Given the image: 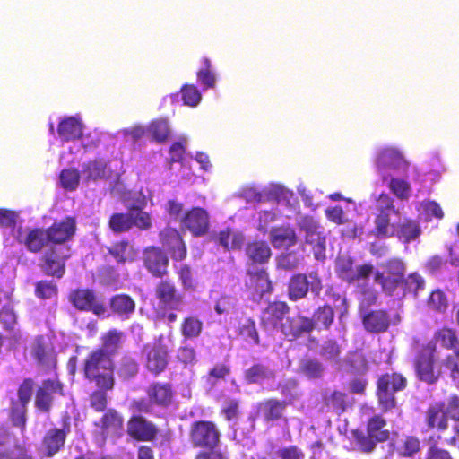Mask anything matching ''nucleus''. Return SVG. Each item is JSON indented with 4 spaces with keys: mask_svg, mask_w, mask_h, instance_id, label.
Wrapping results in <instances>:
<instances>
[{
    "mask_svg": "<svg viewBox=\"0 0 459 459\" xmlns=\"http://www.w3.org/2000/svg\"><path fill=\"white\" fill-rule=\"evenodd\" d=\"M115 364L101 350H92L85 357L82 373L89 382L95 386L108 388L115 385Z\"/></svg>",
    "mask_w": 459,
    "mask_h": 459,
    "instance_id": "1",
    "label": "nucleus"
},
{
    "mask_svg": "<svg viewBox=\"0 0 459 459\" xmlns=\"http://www.w3.org/2000/svg\"><path fill=\"white\" fill-rule=\"evenodd\" d=\"M449 419L459 421V396L457 394L450 395L446 404L444 402H437L430 404L425 411V424L428 429L438 433V440H441V434L448 429Z\"/></svg>",
    "mask_w": 459,
    "mask_h": 459,
    "instance_id": "2",
    "label": "nucleus"
},
{
    "mask_svg": "<svg viewBox=\"0 0 459 459\" xmlns=\"http://www.w3.org/2000/svg\"><path fill=\"white\" fill-rule=\"evenodd\" d=\"M385 427V419L380 414H376L368 420L367 433L359 429L352 430V437L359 449L364 453H370L377 443L387 441L390 432Z\"/></svg>",
    "mask_w": 459,
    "mask_h": 459,
    "instance_id": "3",
    "label": "nucleus"
},
{
    "mask_svg": "<svg viewBox=\"0 0 459 459\" xmlns=\"http://www.w3.org/2000/svg\"><path fill=\"white\" fill-rule=\"evenodd\" d=\"M382 271L374 273V281L380 285L383 292L392 296L405 281L407 266L403 259L391 257L381 264Z\"/></svg>",
    "mask_w": 459,
    "mask_h": 459,
    "instance_id": "4",
    "label": "nucleus"
},
{
    "mask_svg": "<svg viewBox=\"0 0 459 459\" xmlns=\"http://www.w3.org/2000/svg\"><path fill=\"white\" fill-rule=\"evenodd\" d=\"M108 228L115 234L130 231L134 227L148 230L152 226V216L138 206H132L126 212H114L110 215Z\"/></svg>",
    "mask_w": 459,
    "mask_h": 459,
    "instance_id": "5",
    "label": "nucleus"
},
{
    "mask_svg": "<svg viewBox=\"0 0 459 459\" xmlns=\"http://www.w3.org/2000/svg\"><path fill=\"white\" fill-rule=\"evenodd\" d=\"M437 347L433 342L422 345L414 358V369L419 380L428 385L435 384L441 377V369L436 366Z\"/></svg>",
    "mask_w": 459,
    "mask_h": 459,
    "instance_id": "6",
    "label": "nucleus"
},
{
    "mask_svg": "<svg viewBox=\"0 0 459 459\" xmlns=\"http://www.w3.org/2000/svg\"><path fill=\"white\" fill-rule=\"evenodd\" d=\"M34 385L33 378H24L17 389V401L11 403L9 420L12 426L18 428L22 434H24L27 429L28 405L33 395Z\"/></svg>",
    "mask_w": 459,
    "mask_h": 459,
    "instance_id": "7",
    "label": "nucleus"
},
{
    "mask_svg": "<svg viewBox=\"0 0 459 459\" xmlns=\"http://www.w3.org/2000/svg\"><path fill=\"white\" fill-rule=\"evenodd\" d=\"M323 290V282L316 271L307 273H297L290 276L287 284V296L292 302L307 298L309 290L319 296Z\"/></svg>",
    "mask_w": 459,
    "mask_h": 459,
    "instance_id": "8",
    "label": "nucleus"
},
{
    "mask_svg": "<svg viewBox=\"0 0 459 459\" xmlns=\"http://www.w3.org/2000/svg\"><path fill=\"white\" fill-rule=\"evenodd\" d=\"M34 408L36 411L48 414L56 397L65 395V385L58 377L42 380L39 385H34Z\"/></svg>",
    "mask_w": 459,
    "mask_h": 459,
    "instance_id": "9",
    "label": "nucleus"
},
{
    "mask_svg": "<svg viewBox=\"0 0 459 459\" xmlns=\"http://www.w3.org/2000/svg\"><path fill=\"white\" fill-rule=\"evenodd\" d=\"M30 354L37 367L44 372L55 371L57 368V352L50 338L37 335L30 345Z\"/></svg>",
    "mask_w": 459,
    "mask_h": 459,
    "instance_id": "10",
    "label": "nucleus"
},
{
    "mask_svg": "<svg viewBox=\"0 0 459 459\" xmlns=\"http://www.w3.org/2000/svg\"><path fill=\"white\" fill-rule=\"evenodd\" d=\"M221 433L215 422L209 420L193 421L188 429V439L195 449L221 443Z\"/></svg>",
    "mask_w": 459,
    "mask_h": 459,
    "instance_id": "11",
    "label": "nucleus"
},
{
    "mask_svg": "<svg viewBox=\"0 0 459 459\" xmlns=\"http://www.w3.org/2000/svg\"><path fill=\"white\" fill-rule=\"evenodd\" d=\"M69 420V416H66L63 420L61 428L53 427L45 432L39 446L42 457L52 458L65 448L67 437L71 432Z\"/></svg>",
    "mask_w": 459,
    "mask_h": 459,
    "instance_id": "12",
    "label": "nucleus"
},
{
    "mask_svg": "<svg viewBox=\"0 0 459 459\" xmlns=\"http://www.w3.org/2000/svg\"><path fill=\"white\" fill-rule=\"evenodd\" d=\"M69 257L68 247L50 246L41 255L39 267L44 274L60 279L65 273V264Z\"/></svg>",
    "mask_w": 459,
    "mask_h": 459,
    "instance_id": "13",
    "label": "nucleus"
},
{
    "mask_svg": "<svg viewBox=\"0 0 459 459\" xmlns=\"http://www.w3.org/2000/svg\"><path fill=\"white\" fill-rule=\"evenodd\" d=\"M69 302L79 311L91 312L102 316L107 312L105 304L98 299L96 292L88 288H77L68 294Z\"/></svg>",
    "mask_w": 459,
    "mask_h": 459,
    "instance_id": "14",
    "label": "nucleus"
},
{
    "mask_svg": "<svg viewBox=\"0 0 459 459\" xmlns=\"http://www.w3.org/2000/svg\"><path fill=\"white\" fill-rule=\"evenodd\" d=\"M290 312V307L285 301L269 302L261 313L260 325L266 331H280Z\"/></svg>",
    "mask_w": 459,
    "mask_h": 459,
    "instance_id": "15",
    "label": "nucleus"
},
{
    "mask_svg": "<svg viewBox=\"0 0 459 459\" xmlns=\"http://www.w3.org/2000/svg\"><path fill=\"white\" fill-rule=\"evenodd\" d=\"M154 297L159 308L181 309L184 295L170 280H161L154 287Z\"/></svg>",
    "mask_w": 459,
    "mask_h": 459,
    "instance_id": "16",
    "label": "nucleus"
},
{
    "mask_svg": "<svg viewBox=\"0 0 459 459\" xmlns=\"http://www.w3.org/2000/svg\"><path fill=\"white\" fill-rule=\"evenodd\" d=\"M145 353V368L154 377L162 374L168 368L169 356L165 344L160 342L146 344L143 347Z\"/></svg>",
    "mask_w": 459,
    "mask_h": 459,
    "instance_id": "17",
    "label": "nucleus"
},
{
    "mask_svg": "<svg viewBox=\"0 0 459 459\" xmlns=\"http://www.w3.org/2000/svg\"><path fill=\"white\" fill-rule=\"evenodd\" d=\"M0 459H34L9 428L0 426Z\"/></svg>",
    "mask_w": 459,
    "mask_h": 459,
    "instance_id": "18",
    "label": "nucleus"
},
{
    "mask_svg": "<svg viewBox=\"0 0 459 459\" xmlns=\"http://www.w3.org/2000/svg\"><path fill=\"white\" fill-rule=\"evenodd\" d=\"M93 425L98 434L104 439L118 437L122 434L124 418L116 409L109 408L98 420L94 421Z\"/></svg>",
    "mask_w": 459,
    "mask_h": 459,
    "instance_id": "19",
    "label": "nucleus"
},
{
    "mask_svg": "<svg viewBox=\"0 0 459 459\" xmlns=\"http://www.w3.org/2000/svg\"><path fill=\"white\" fill-rule=\"evenodd\" d=\"M143 262L145 269L153 277L162 279L168 274L169 257L160 247L155 246L145 247Z\"/></svg>",
    "mask_w": 459,
    "mask_h": 459,
    "instance_id": "20",
    "label": "nucleus"
},
{
    "mask_svg": "<svg viewBox=\"0 0 459 459\" xmlns=\"http://www.w3.org/2000/svg\"><path fill=\"white\" fill-rule=\"evenodd\" d=\"M48 241L52 246L63 245L73 239L77 230L76 219L65 216L61 221H54L47 229Z\"/></svg>",
    "mask_w": 459,
    "mask_h": 459,
    "instance_id": "21",
    "label": "nucleus"
},
{
    "mask_svg": "<svg viewBox=\"0 0 459 459\" xmlns=\"http://www.w3.org/2000/svg\"><path fill=\"white\" fill-rule=\"evenodd\" d=\"M180 222L181 226L188 230L193 236L201 237L209 230L210 217L205 209L193 207L185 212Z\"/></svg>",
    "mask_w": 459,
    "mask_h": 459,
    "instance_id": "22",
    "label": "nucleus"
},
{
    "mask_svg": "<svg viewBox=\"0 0 459 459\" xmlns=\"http://www.w3.org/2000/svg\"><path fill=\"white\" fill-rule=\"evenodd\" d=\"M145 393L155 407L168 409L174 404L176 393L169 382H152L147 386Z\"/></svg>",
    "mask_w": 459,
    "mask_h": 459,
    "instance_id": "23",
    "label": "nucleus"
},
{
    "mask_svg": "<svg viewBox=\"0 0 459 459\" xmlns=\"http://www.w3.org/2000/svg\"><path fill=\"white\" fill-rule=\"evenodd\" d=\"M159 236L161 245L174 261H183L186 257L187 248L178 230L167 227L160 232Z\"/></svg>",
    "mask_w": 459,
    "mask_h": 459,
    "instance_id": "24",
    "label": "nucleus"
},
{
    "mask_svg": "<svg viewBox=\"0 0 459 459\" xmlns=\"http://www.w3.org/2000/svg\"><path fill=\"white\" fill-rule=\"evenodd\" d=\"M375 163L380 173H385L389 169L406 172L409 167V163L403 154L393 147L382 149L377 153Z\"/></svg>",
    "mask_w": 459,
    "mask_h": 459,
    "instance_id": "25",
    "label": "nucleus"
},
{
    "mask_svg": "<svg viewBox=\"0 0 459 459\" xmlns=\"http://www.w3.org/2000/svg\"><path fill=\"white\" fill-rule=\"evenodd\" d=\"M158 433L156 425L143 416H132L127 422V434L136 441L152 442Z\"/></svg>",
    "mask_w": 459,
    "mask_h": 459,
    "instance_id": "26",
    "label": "nucleus"
},
{
    "mask_svg": "<svg viewBox=\"0 0 459 459\" xmlns=\"http://www.w3.org/2000/svg\"><path fill=\"white\" fill-rule=\"evenodd\" d=\"M289 405L286 400L270 397L257 404V411L266 423L281 420Z\"/></svg>",
    "mask_w": 459,
    "mask_h": 459,
    "instance_id": "27",
    "label": "nucleus"
},
{
    "mask_svg": "<svg viewBox=\"0 0 459 459\" xmlns=\"http://www.w3.org/2000/svg\"><path fill=\"white\" fill-rule=\"evenodd\" d=\"M247 265H262L267 264L272 256V250L267 241L254 239L248 241L244 247Z\"/></svg>",
    "mask_w": 459,
    "mask_h": 459,
    "instance_id": "28",
    "label": "nucleus"
},
{
    "mask_svg": "<svg viewBox=\"0 0 459 459\" xmlns=\"http://www.w3.org/2000/svg\"><path fill=\"white\" fill-rule=\"evenodd\" d=\"M290 342H293L305 334H310L311 329L308 324V316L297 315L288 316L279 331Z\"/></svg>",
    "mask_w": 459,
    "mask_h": 459,
    "instance_id": "29",
    "label": "nucleus"
},
{
    "mask_svg": "<svg viewBox=\"0 0 459 459\" xmlns=\"http://www.w3.org/2000/svg\"><path fill=\"white\" fill-rule=\"evenodd\" d=\"M108 254L120 264L134 262L139 250L128 239H120L113 242L107 247Z\"/></svg>",
    "mask_w": 459,
    "mask_h": 459,
    "instance_id": "30",
    "label": "nucleus"
},
{
    "mask_svg": "<svg viewBox=\"0 0 459 459\" xmlns=\"http://www.w3.org/2000/svg\"><path fill=\"white\" fill-rule=\"evenodd\" d=\"M362 325L370 333H383L390 326V316L385 309L369 310L362 316Z\"/></svg>",
    "mask_w": 459,
    "mask_h": 459,
    "instance_id": "31",
    "label": "nucleus"
},
{
    "mask_svg": "<svg viewBox=\"0 0 459 459\" xmlns=\"http://www.w3.org/2000/svg\"><path fill=\"white\" fill-rule=\"evenodd\" d=\"M84 125L80 117L69 116L64 117L57 125V134L63 142H74L82 138Z\"/></svg>",
    "mask_w": 459,
    "mask_h": 459,
    "instance_id": "32",
    "label": "nucleus"
},
{
    "mask_svg": "<svg viewBox=\"0 0 459 459\" xmlns=\"http://www.w3.org/2000/svg\"><path fill=\"white\" fill-rule=\"evenodd\" d=\"M17 241L23 244L27 250L33 254L40 253L49 243L47 230L39 227L29 229L26 235L17 236Z\"/></svg>",
    "mask_w": 459,
    "mask_h": 459,
    "instance_id": "33",
    "label": "nucleus"
},
{
    "mask_svg": "<svg viewBox=\"0 0 459 459\" xmlns=\"http://www.w3.org/2000/svg\"><path fill=\"white\" fill-rule=\"evenodd\" d=\"M397 212L392 203L379 210L376 215L374 223V234L378 238H388L394 237L396 223L390 222V212Z\"/></svg>",
    "mask_w": 459,
    "mask_h": 459,
    "instance_id": "34",
    "label": "nucleus"
},
{
    "mask_svg": "<svg viewBox=\"0 0 459 459\" xmlns=\"http://www.w3.org/2000/svg\"><path fill=\"white\" fill-rule=\"evenodd\" d=\"M322 404L326 412L341 415L351 406V402L346 393L333 390L322 394Z\"/></svg>",
    "mask_w": 459,
    "mask_h": 459,
    "instance_id": "35",
    "label": "nucleus"
},
{
    "mask_svg": "<svg viewBox=\"0 0 459 459\" xmlns=\"http://www.w3.org/2000/svg\"><path fill=\"white\" fill-rule=\"evenodd\" d=\"M270 241L277 249H288L296 245L298 237L290 226H276L270 230Z\"/></svg>",
    "mask_w": 459,
    "mask_h": 459,
    "instance_id": "36",
    "label": "nucleus"
},
{
    "mask_svg": "<svg viewBox=\"0 0 459 459\" xmlns=\"http://www.w3.org/2000/svg\"><path fill=\"white\" fill-rule=\"evenodd\" d=\"M434 343L442 348L452 351L453 356L459 358V333L456 329L450 326H443L437 329L433 335Z\"/></svg>",
    "mask_w": 459,
    "mask_h": 459,
    "instance_id": "37",
    "label": "nucleus"
},
{
    "mask_svg": "<svg viewBox=\"0 0 459 459\" xmlns=\"http://www.w3.org/2000/svg\"><path fill=\"white\" fill-rule=\"evenodd\" d=\"M335 313L333 307L325 303L318 306L311 317H308V324L313 332L315 329L328 331L334 322Z\"/></svg>",
    "mask_w": 459,
    "mask_h": 459,
    "instance_id": "38",
    "label": "nucleus"
},
{
    "mask_svg": "<svg viewBox=\"0 0 459 459\" xmlns=\"http://www.w3.org/2000/svg\"><path fill=\"white\" fill-rule=\"evenodd\" d=\"M247 274L250 278V283L247 287L253 294L261 298L264 294L271 293L273 291L272 281L264 269H247Z\"/></svg>",
    "mask_w": 459,
    "mask_h": 459,
    "instance_id": "39",
    "label": "nucleus"
},
{
    "mask_svg": "<svg viewBox=\"0 0 459 459\" xmlns=\"http://www.w3.org/2000/svg\"><path fill=\"white\" fill-rule=\"evenodd\" d=\"M109 307L112 313L121 319H129L134 313L136 304L128 294H116L109 299Z\"/></svg>",
    "mask_w": 459,
    "mask_h": 459,
    "instance_id": "40",
    "label": "nucleus"
},
{
    "mask_svg": "<svg viewBox=\"0 0 459 459\" xmlns=\"http://www.w3.org/2000/svg\"><path fill=\"white\" fill-rule=\"evenodd\" d=\"M125 338L126 335L122 331L117 328H111L101 335V346L96 350H101L106 356L112 358L117 354L122 348Z\"/></svg>",
    "mask_w": 459,
    "mask_h": 459,
    "instance_id": "41",
    "label": "nucleus"
},
{
    "mask_svg": "<svg viewBox=\"0 0 459 459\" xmlns=\"http://www.w3.org/2000/svg\"><path fill=\"white\" fill-rule=\"evenodd\" d=\"M274 378L275 372L261 362L254 363L244 372V379L248 385H261Z\"/></svg>",
    "mask_w": 459,
    "mask_h": 459,
    "instance_id": "42",
    "label": "nucleus"
},
{
    "mask_svg": "<svg viewBox=\"0 0 459 459\" xmlns=\"http://www.w3.org/2000/svg\"><path fill=\"white\" fill-rule=\"evenodd\" d=\"M420 234V223L415 220L408 218L397 222L394 231V237L406 244L417 239Z\"/></svg>",
    "mask_w": 459,
    "mask_h": 459,
    "instance_id": "43",
    "label": "nucleus"
},
{
    "mask_svg": "<svg viewBox=\"0 0 459 459\" xmlns=\"http://www.w3.org/2000/svg\"><path fill=\"white\" fill-rule=\"evenodd\" d=\"M204 330V323L196 315L186 316L179 326L183 341H193L199 338Z\"/></svg>",
    "mask_w": 459,
    "mask_h": 459,
    "instance_id": "44",
    "label": "nucleus"
},
{
    "mask_svg": "<svg viewBox=\"0 0 459 459\" xmlns=\"http://www.w3.org/2000/svg\"><path fill=\"white\" fill-rule=\"evenodd\" d=\"M244 235L241 232L234 231L230 228H226L219 231L214 241L221 246L224 250H239L244 243Z\"/></svg>",
    "mask_w": 459,
    "mask_h": 459,
    "instance_id": "45",
    "label": "nucleus"
},
{
    "mask_svg": "<svg viewBox=\"0 0 459 459\" xmlns=\"http://www.w3.org/2000/svg\"><path fill=\"white\" fill-rule=\"evenodd\" d=\"M82 175L85 180L97 181L108 178L107 162L100 159L91 160L82 167Z\"/></svg>",
    "mask_w": 459,
    "mask_h": 459,
    "instance_id": "46",
    "label": "nucleus"
},
{
    "mask_svg": "<svg viewBox=\"0 0 459 459\" xmlns=\"http://www.w3.org/2000/svg\"><path fill=\"white\" fill-rule=\"evenodd\" d=\"M376 384L388 389V391L398 393L406 388L407 379L401 373L386 372L378 377Z\"/></svg>",
    "mask_w": 459,
    "mask_h": 459,
    "instance_id": "47",
    "label": "nucleus"
},
{
    "mask_svg": "<svg viewBox=\"0 0 459 459\" xmlns=\"http://www.w3.org/2000/svg\"><path fill=\"white\" fill-rule=\"evenodd\" d=\"M395 450L399 456L411 458L420 452L421 442L419 437L407 435L400 440Z\"/></svg>",
    "mask_w": 459,
    "mask_h": 459,
    "instance_id": "48",
    "label": "nucleus"
},
{
    "mask_svg": "<svg viewBox=\"0 0 459 459\" xmlns=\"http://www.w3.org/2000/svg\"><path fill=\"white\" fill-rule=\"evenodd\" d=\"M237 333L246 342H252L255 345L260 344V337L255 321L251 317L239 321Z\"/></svg>",
    "mask_w": 459,
    "mask_h": 459,
    "instance_id": "49",
    "label": "nucleus"
},
{
    "mask_svg": "<svg viewBox=\"0 0 459 459\" xmlns=\"http://www.w3.org/2000/svg\"><path fill=\"white\" fill-rule=\"evenodd\" d=\"M395 394L376 384V396L382 412H388L397 407Z\"/></svg>",
    "mask_w": 459,
    "mask_h": 459,
    "instance_id": "50",
    "label": "nucleus"
},
{
    "mask_svg": "<svg viewBox=\"0 0 459 459\" xmlns=\"http://www.w3.org/2000/svg\"><path fill=\"white\" fill-rule=\"evenodd\" d=\"M240 403L239 398L227 397L220 409V414L226 421L236 422L241 414Z\"/></svg>",
    "mask_w": 459,
    "mask_h": 459,
    "instance_id": "51",
    "label": "nucleus"
},
{
    "mask_svg": "<svg viewBox=\"0 0 459 459\" xmlns=\"http://www.w3.org/2000/svg\"><path fill=\"white\" fill-rule=\"evenodd\" d=\"M201 62L203 66L196 73L197 80L204 89L213 88L216 84V77L212 71V62L206 56H204Z\"/></svg>",
    "mask_w": 459,
    "mask_h": 459,
    "instance_id": "52",
    "label": "nucleus"
},
{
    "mask_svg": "<svg viewBox=\"0 0 459 459\" xmlns=\"http://www.w3.org/2000/svg\"><path fill=\"white\" fill-rule=\"evenodd\" d=\"M427 305L429 309L444 314L448 309L449 300L445 291L437 288L429 293Z\"/></svg>",
    "mask_w": 459,
    "mask_h": 459,
    "instance_id": "53",
    "label": "nucleus"
},
{
    "mask_svg": "<svg viewBox=\"0 0 459 459\" xmlns=\"http://www.w3.org/2000/svg\"><path fill=\"white\" fill-rule=\"evenodd\" d=\"M97 389L92 391L90 394V406L96 411H105L108 405V394L107 393L112 391L115 385H112L108 388H104L101 386H96Z\"/></svg>",
    "mask_w": 459,
    "mask_h": 459,
    "instance_id": "54",
    "label": "nucleus"
},
{
    "mask_svg": "<svg viewBox=\"0 0 459 459\" xmlns=\"http://www.w3.org/2000/svg\"><path fill=\"white\" fill-rule=\"evenodd\" d=\"M198 449L195 459H230V453L226 447L221 446V443Z\"/></svg>",
    "mask_w": 459,
    "mask_h": 459,
    "instance_id": "55",
    "label": "nucleus"
},
{
    "mask_svg": "<svg viewBox=\"0 0 459 459\" xmlns=\"http://www.w3.org/2000/svg\"><path fill=\"white\" fill-rule=\"evenodd\" d=\"M148 131L152 137L160 143L166 142L170 134L169 123L163 118L153 120L150 124Z\"/></svg>",
    "mask_w": 459,
    "mask_h": 459,
    "instance_id": "56",
    "label": "nucleus"
},
{
    "mask_svg": "<svg viewBox=\"0 0 459 459\" xmlns=\"http://www.w3.org/2000/svg\"><path fill=\"white\" fill-rule=\"evenodd\" d=\"M299 371L309 378H319L324 372V367L320 361L313 358H305L300 360Z\"/></svg>",
    "mask_w": 459,
    "mask_h": 459,
    "instance_id": "57",
    "label": "nucleus"
},
{
    "mask_svg": "<svg viewBox=\"0 0 459 459\" xmlns=\"http://www.w3.org/2000/svg\"><path fill=\"white\" fill-rule=\"evenodd\" d=\"M138 370L139 366L135 359L127 354L121 357L117 369L120 377L130 379L137 375Z\"/></svg>",
    "mask_w": 459,
    "mask_h": 459,
    "instance_id": "58",
    "label": "nucleus"
},
{
    "mask_svg": "<svg viewBox=\"0 0 459 459\" xmlns=\"http://www.w3.org/2000/svg\"><path fill=\"white\" fill-rule=\"evenodd\" d=\"M60 184L65 190H75L80 182V172L77 169H64L59 175Z\"/></svg>",
    "mask_w": 459,
    "mask_h": 459,
    "instance_id": "59",
    "label": "nucleus"
},
{
    "mask_svg": "<svg viewBox=\"0 0 459 459\" xmlns=\"http://www.w3.org/2000/svg\"><path fill=\"white\" fill-rule=\"evenodd\" d=\"M306 243L312 246L314 256L316 260L325 258V237L321 231L313 234V236H305Z\"/></svg>",
    "mask_w": 459,
    "mask_h": 459,
    "instance_id": "60",
    "label": "nucleus"
},
{
    "mask_svg": "<svg viewBox=\"0 0 459 459\" xmlns=\"http://www.w3.org/2000/svg\"><path fill=\"white\" fill-rule=\"evenodd\" d=\"M425 285L424 278L417 272L411 273L407 277L405 276V281L403 282L405 291L412 293L415 297L418 296L420 291L424 290Z\"/></svg>",
    "mask_w": 459,
    "mask_h": 459,
    "instance_id": "61",
    "label": "nucleus"
},
{
    "mask_svg": "<svg viewBox=\"0 0 459 459\" xmlns=\"http://www.w3.org/2000/svg\"><path fill=\"white\" fill-rule=\"evenodd\" d=\"M57 286L52 281L42 280L35 284V295L40 299H50L57 295Z\"/></svg>",
    "mask_w": 459,
    "mask_h": 459,
    "instance_id": "62",
    "label": "nucleus"
},
{
    "mask_svg": "<svg viewBox=\"0 0 459 459\" xmlns=\"http://www.w3.org/2000/svg\"><path fill=\"white\" fill-rule=\"evenodd\" d=\"M391 192L401 200H407L411 193V185L400 178H392L389 182Z\"/></svg>",
    "mask_w": 459,
    "mask_h": 459,
    "instance_id": "63",
    "label": "nucleus"
},
{
    "mask_svg": "<svg viewBox=\"0 0 459 459\" xmlns=\"http://www.w3.org/2000/svg\"><path fill=\"white\" fill-rule=\"evenodd\" d=\"M181 98L185 105L190 107L197 106L201 100L202 95L197 87L194 84H185L181 87Z\"/></svg>",
    "mask_w": 459,
    "mask_h": 459,
    "instance_id": "64",
    "label": "nucleus"
}]
</instances>
